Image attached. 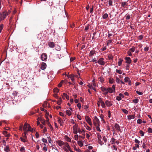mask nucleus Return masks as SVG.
<instances>
[{
	"instance_id": "nucleus-1",
	"label": "nucleus",
	"mask_w": 152,
	"mask_h": 152,
	"mask_svg": "<svg viewBox=\"0 0 152 152\" xmlns=\"http://www.w3.org/2000/svg\"><path fill=\"white\" fill-rule=\"evenodd\" d=\"M93 122L94 125V126H98L100 125V121L96 116H94L93 117Z\"/></svg>"
},
{
	"instance_id": "nucleus-2",
	"label": "nucleus",
	"mask_w": 152,
	"mask_h": 152,
	"mask_svg": "<svg viewBox=\"0 0 152 152\" xmlns=\"http://www.w3.org/2000/svg\"><path fill=\"white\" fill-rule=\"evenodd\" d=\"M114 127L115 129H113V131L114 132H115V131H117V132H119V131L121 132V130L120 129V126L118 124L116 123L115 124Z\"/></svg>"
},
{
	"instance_id": "nucleus-3",
	"label": "nucleus",
	"mask_w": 152,
	"mask_h": 152,
	"mask_svg": "<svg viewBox=\"0 0 152 152\" xmlns=\"http://www.w3.org/2000/svg\"><path fill=\"white\" fill-rule=\"evenodd\" d=\"M85 119L86 121L90 126H92L93 124L92 123L91 120L90 118L88 116H86Z\"/></svg>"
},
{
	"instance_id": "nucleus-4",
	"label": "nucleus",
	"mask_w": 152,
	"mask_h": 152,
	"mask_svg": "<svg viewBox=\"0 0 152 152\" xmlns=\"http://www.w3.org/2000/svg\"><path fill=\"white\" fill-rule=\"evenodd\" d=\"M78 125L77 124H75L73 126V131L74 134H77V129H78Z\"/></svg>"
},
{
	"instance_id": "nucleus-5",
	"label": "nucleus",
	"mask_w": 152,
	"mask_h": 152,
	"mask_svg": "<svg viewBox=\"0 0 152 152\" xmlns=\"http://www.w3.org/2000/svg\"><path fill=\"white\" fill-rule=\"evenodd\" d=\"M97 63L99 64L102 65H104L105 64V62L104 61V59L102 58L99 59L97 61Z\"/></svg>"
},
{
	"instance_id": "nucleus-6",
	"label": "nucleus",
	"mask_w": 152,
	"mask_h": 152,
	"mask_svg": "<svg viewBox=\"0 0 152 152\" xmlns=\"http://www.w3.org/2000/svg\"><path fill=\"white\" fill-rule=\"evenodd\" d=\"M102 91L103 92V94L104 95H106L108 94L107 88L104 87H102L101 88Z\"/></svg>"
},
{
	"instance_id": "nucleus-7",
	"label": "nucleus",
	"mask_w": 152,
	"mask_h": 152,
	"mask_svg": "<svg viewBox=\"0 0 152 152\" xmlns=\"http://www.w3.org/2000/svg\"><path fill=\"white\" fill-rule=\"evenodd\" d=\"M27 125H28V124H26V123H25L24 125L23 128V129L24 132V134L25 136H26V134H27V131L28 129Z\"/></svg>"
},
{
	"instance_id": "nucleus-8",
	"label": "nucleus",
	"mask_w": 152,
	"mask_h": 152,
	"mask_svg": "<svg viewBox=\"0 0 152 152\" xmlns=\"http://www.w3.org/2000/svg\"><path fill=\"white\" fill-rule=\"evenodd\" d=\"M41 59L42 61H45L47 58V55L45 53H43L41 55Z\"/></svg>"
},
{
	"instance_id": "nucleus-9",
	"label": "nucleus",
	"mask_w": 152,
	"mask_h": 152,
	"mask_svg": "<svg viewBox=\"0 0 152 152\" xmlns=\"http://www.w3.org/2000/svg\"><path fill=\"white\" fill-rule=\"evenodd\" d=\"M79 134H82L83 132L85 133L86 132V130L83 127L80 129V128L78 127L77 129V132Z\"/></svg>"
},
{
	"instance_id": "nucleus-10",
	"label": "nucleus",
	"mask_w": 152,
	"mask_h": 152,
	"mask_svg": "<svg viewBox=\"0 0 152 152\" xmlns=\"http://www.w3.org/2000/svg\"><path fill=\"white\" fill-rule=\"evenodd\" d=\"M47 67V65L45 63L42 62L40 64V68L42 70L45 69Z\"/></svg>"
},
{
	"instance_id": "nucleus-11",
	"label": "nucleus",
	"mask_w": 152,
	"mask_h": 152,
	"mask_svg": "<svg viewBox=\"0 0 152 152\" xmlns=\"http://www.w3.org/2000/svg\"><path fill=\"white\" fill-rule=\"evenodd\" d=\"M48 45L51 48H53L55 46V43L53 42H49L48 43Z\"/></svg>"
},
{
	"instance_id": "nucleus-12",
	"label": "nucleus",
	"mask_w": 152,
	"mask_h": 152,
	"mask_svg": "<svg viewBox=\"0 0 152 152\" xmlns=\"http://www.w3.org/2000/svg\"><path fill=\"white\" fill-rule=\"evenodd\" d=\"M96 51H95V50H91L89 54V57H92L94 56V55L96 54Z\"/></svg>"
},
{
	"instance_id": "nucleus-13",
	"label": "nucleus",
	"mask_w": 152,
	"mask_h": 152,
	"mask_svg": "<svg viewBox=\"0 0 152 152\" xmlns=\"http://www.w3.org/2000/svg\"><path fill=\"white\" fill-rule=\"evenodd\" d=\"M62 98L64 99L66 98L67 99L69 100V96L65 93H63L62 95Z\"/></svg>"
},
{
	"instance_id": "nucleus-14",
	"label": "nucleus",
	"mask_w": 152,
	"mask_h": 152,
	"mask_svg": "<svg viewBox=\"0 0 152 152\" xmlns=\"http://www.w3.org/2000/svg\"><path fill=\"white\" fill-rule=\"evenodd\" d=\"M125 60L126 61V63L129 64H130L132 62V60L129 57H125Z\"/></svg>"
},
{
	"instance_id": "nucleus-15",
	"label": "nucleus",
	"mask_w": 152,
	"mask_h": 152,
	"mask_svg": "<svg viewBox=\"0 0 152 152\" xmlns=\"http://www.w3.org/2000/svg\"><path fill=\"white\" fill-rule=\"evenodd\" d=\"M105 104L107 107H110L112 105L111 102L108 100H106Z\"/></svg>"
},
{
	"instance_id": "nucleus-16",
	"label": "nucleus",
	"mask_w": 152,
	"mask_h": 152,
	"mask_svg": "<svg viewBox=\"0 0 152 152\" xmlns=\"http://www.w3.org/2000/svg\"><path fill=\"white\" fill-rule=\"evenodd\" d=\"M58 121L60 124L61 126H62L63 124V120L60 118H58Z\"/></svg>"
},
{
	"instance_id": "nucleus-17",
	"label": "nucleus",
	"mask_w": 152,
	"mask_h": 152,
	"mask_svg": "<svg viewBox=\"0 0 152 152\" xmlns=\"http://www.w3.org/2000/svg\"><path fill=\"white\" fill-rule=\"evenodd\" d=\"M27 126L28 129L27 131V134L29 132H32L33 130V129L31 128V126L29 124H28V125H27Z\"/></svg>"
},
{
	"instance_id": "nucleus-18",
	"label": "nucleus",
	"mask_w": 152,
	"mask_h": 152,
	"mask_svg": "<svg viewBox=\"0 0 152 152\" xmlns=\"http://www.w3.org/2000/svg\"><path fill=\"white\" fill-rule=\"evenodd\" d=\"M23 137H20L21 140L22 142H26V136L24 135V134H23Z\"/></svg>"
},
{
	"instance_id": "nucleus-19",
	"label": "nucleus",
	"mask_w": 152,
	"mask_h": 152,
	"mask_svg": "<svg viewBox=\"0 0 152 152\" xmlns=\"http://www.w3.org/2000/svg\"><path fill=\"white\" fill-rule=\"evenodd\" d=\"M97 136H98L99 142H103V141L102 140V138L101 137V135H100L98 134Z\"/></svg>"
},
{
	"instance_id": "nucleus-20",
	"label": "nucleus",
	"mask_w": 152,
	"mask_h": 152,
	"mask_svg": "<svg viewBox=\"0 0 152 152\" xmlns=\"http://www.w3.org/2000/svg\"><path fill=\"white\" fill-rule=\"evenodd\" d=\"M72 112L69 110H67L66 111V115L70 116L72 115Z\"/></svg>"
},
{
	"instance_id": "nucleus-21",
	"label": "nucleus",
	"mask_w": 152,
	"mask_h": 152,
	"mask_svg": "<svg viewBox=\"0 0 152 152\" xmlns=\"http://www.w3.org/2000/svg\"><path fill=\"white\" fill-rule=\"evenodd\" d=\"M108 93H112L114 91L113 89L111 87H108L107 88Z\"/></svg>"
},
{
	"instance_id": "nucleus-22",
	"label": "nucleus",
	"mask_w": 152,
	"mask_h": 152,
	"mask_svg": "<svg viewBox=\"0 0 152 152\" xmlns=\"http://www.w3.org/2000/svg\"><path fill=\"white\" fill-rule=\"evenodd\" d=\"M128 5L127 2H122L121 3V6L122 7H124Z\"/></svg>"
},
{
	"instance_id": "nucleus-23",
	"label": "nucleus",
	"mask_w": 152,
	"mask_h": 152,
	"mask_svg": "<svg viewBox=\"0 0 152 152\" xmlns=\"http://www.w3.org/2000/svg\"><path fill=\"white\" fill-rule=\"evenodd\" d=\"M68 77L70 78L73 82L74 80V78L73 75H71L68 76Z\"/></svg>"
},
{
	"instance_id": "nucleus-24",
	"label": "nucleus",
	"mask_w": 152,
	"mask_h": 152,
	"mask_svg": "<svg viewBox=\"0 0 152 152\" xmlns=\"http://www.w3.org/2000/svg\"><path fill=\"white\" fill-rule=\"evenodd\" d=\"M114 82V79L112 77H110L109 80V82L110 84H112Z\"/></svg>"
},
{
	"instance_id": "nucleus-25",
	"label": "nucleus",
	"mask_w": 152,
	"mask_h": 152,
	"mask_svg": "<svg viewBox=\"0 0 152 152\" xmlns=\"http://www.w3.org/2000/svg\"><path fill=\"white\" fill-rule=\"evenodd\" d=\"M65 140L66 141L68 142H71V139L67 136H65L64 137Z\"/></svg>"
},
{
	"instance_id": "nucleus-26",
	"label": "nucleus",
	"mask_w": 152,
	"mask_h": 152,
	"mask_svg": "<svg viewBox=\"0 0 152 152\" xmlns=\"http://www.w3.org/2000/svg\"><path fill=\"white\" fill-rule=\"evenodd\" d=\"M4 150L7 152H8L10 151L9 147L8 145L6 146L4 148Z\"/></svg>"
},
{
	"instance_id": "nucleus-27",
	"label": "nucleus",
	"mask_w": 152,
	"mask_h": 152,
	"mask_svg": "<svg viewBox=\"0 0 152 152\" xmlns=\"http://www.w3.org/2000/svg\"><path fill=\"white\" fill-rule=\"evenodd\" d=\"M134 118L135 116L134 115H131L128 116V119L129 120L134 119Z\"/></svg>"
},
{
	"instance_id": "nucleus-28",
	"label": "nucleus",
	"mask_w": 152,
	"mask_h": 152,
	"mask_svg": "<svg viewBox=\"0 0 152 152\" xmlns=\"http://www.w3.org/2000/svg\"><path fill=\"white\" fill-rule=\"evenodd\" d=\"M123 61V59L121 58L119 59V61L118 62V66H120L121 65Z\"/></svg>"
},
{
	"instance_id": "nucleus-29",
	"label": "nucleus",
	"mask_w": 152,
	"mask_h": 152,
	"mask_svg": "<svg viewBox=\"0 0 152 152\" xmlns=\"http://www.w3.org/2000/svg\"><path fill=\"white\" fill-rule=\"evenodd\" d=\"M88 87L90 89H92L93 90H94L95 92H96V89L94 88L91 85H90V84L88 85Z\"/></svg>"
},
{
	"instance_id": "nucleus-30",
	"label": "nucleus",
	"mask_w": 152,
	"mask_h": 152,
	"mask_svg": "<svg viewBox=\"0 0 152 152\" xmlns=\"http://www.w3.org/2000/svg\"><path fill=\"white\" fill-rule=\"evenodd\" d=\"M62 101V99L61 98H59V100L57 102V104L59 105H60Z\"/></svg>"
},
{
	"instance_id": "nucleus-31",
	"label": "nucleus",
	"mask_w": 152,
	"mask_h": 152,
	"mask_svg": "<svg viewBox=\"0 0 152 152\" xmlns=\"http://www.w3.org/2000/svg\"><path fill=\"white\" fill-rule=\"evenodd\" d=\"M64 81L63 80H61L60 82L58 85V86L59 88L61 87L62 85V84L64 83Z\"/></svg>"
},
{
	"instance_id": "nucleus-32",
	"label": "nucleus",
	"mask_w": 152,
	"mask_h": 152,
	"mask_svg": "<svg viewBox=\"0 0 152 152\" xmlns=\"http://www.w3.org/2000/svg\"><path fill=\"white\" fill-rule=\"evenodd\" d=\"M124 81L126 83L128 82L129 80H130V78L128 77H125L124 79Z\"/></svg>"
},
{
	"instance_id": "nucleus-33",
	"label": "nucleus",
	"mask_w": 152,
	"mask_h": 152,
	"mask_svg": "<svg viewBox=\"0 0 152 152\" xmlns=\"http://www.w3.org/2000/svg\"><path fill=\"white\" fill-rule=\"evenodd\" d=\"M135 50V48L134 46H132V48L129 49V51L131 52H133Z\"/></svg>"
},
{
	"instance_id": "nucleus-34",
	"label": "nucleus",
	"mask_w": 152,
	"mask_h": 152,
	"mask_svg": "<svg viewBox=\"0 0 152 152\" xmlns=\"http://www.w3.org/2000/svg\"><path fill=\"white\" fill-rule=\"evenodd\" d=\"M4 28V25L3 24H1L0 25V33H1L3 29Z\"/></svg>"
},
{
	"instance_id": "nucleus-35",
	"label": "nucleus",
	"mask_w": 152,
	"mask_h": 152,
	"mask_svg": "<svg viewBox=\"0 0 152 152\" xmlns=\"http://www.w3.org/2000/svg\"><path fill=\"white\" fill-rule=\"evenodd\" d=\"M53 91L54 92L57 93L59 91V89L56 87L53 89Z\"/></svg>"
},
{
	"instance_id": "nucleus-36",
	"label": "nucleus",
	"mask_w": 152,
	"mask_h": 152,
	"mask_svg": "<svg viewBox=\"0 0 152 152\" xmlns=\"http://www.w3.org/2000/svg\"><path fill=\"white\" fill-rule=\"evenodd\" d=\"M108 17V15L106 13L104 14L102 16V18L104 19H106Z\"/></svg>"
},
{
	"instance_id": "nucleus-37",
	"label": "nucleus",
	"mask_w": 152,
	"mask_h": 152,
	"mask_svg": "<svg viewBox=\"0 0 152 152\" xmlns=\"http://www.w3.org/2000/svg\"><path fill=\"white\" fill-rule=\"evenodd\" d=\"M96 127V129L99 132H100L101 131V130L100 129V128H99V126H100V125H98V126H95Z\"/></svg>"
},
{
	"instance_id": "nucleus-38",
	"label": "nucleus",
	"mask_w": 152,
	"mask_h": 152,
	"mask_svg": "<svg viewBox=\"0 0 152 152\" xmlns=\"http://www.w3.org/2000/svg\"><path fill=\"white\" fill-rule=\"evenodd\" d=\"M133 102L134 103H137L139 102V100L137 98L134 99L133 100Z\"/></svg>"
},
{
	"instance_id": "nucleus-39",
	"label": "nucleus",
	"mask_w": 152,
	"mask_h": 152,
	"mask_svg": "<svg viewBox=\"0 0 152 152\" xmlns=\"http://www.w3.org/2000/svg\"><path fill=\"white\" fill-rule=\"evenodd\" d=\"M115 71L117 73L120 74H121L122 73V72L121 70H118V69H116L115 70Z\"/></svg>"
},
{
	"instance_id": "nucleus-40",
	"label": "nucleus",
	"mask_w": 152,
	"mask_h": 152,
	"mask_svg": "<svg viewBox=\"0 0 152 152\" xmlns=\"http://www.w3.org/2000/svg\"><path fill=\"white\" fill-rule=\"evenodd\" d=\"M139 147V146L138 144H136L135 145V146L133 147V149L134 150H136L137 148H138Z\"/></svg>"
},
{
	"instance_id": "nucleus-41",
	"label": "nucleus",
	"mask_w": 152,
	"mask_h": 152,
	"mask_svg": "<svg viewBox=\"0 0 152 152\" xmlns=\"http://www.w3.org/2000/svg\"><path fill=\"white\" fill-rule=\"evenodd\" d=\"M122 111L125 114H128V111L126 109H122Z\"/></svg>"
},
{
	"instance_id": "nucleus-42",
	"label": "nucleus",
	"mask_w": 152,
	"mask_h": 152,
	"mask_svg": "<svg viewBox=\"0 0 152 152\" xmlns=\"http://www.w3.org/2000/svg\"><path fill=\"white\" fill-rule=\"evenodd\" d=\"M139 133L141 135V136H144V133L142 131L140 130L139 131Z\"/></svg>"
},
{
	"instance_id": "nucleus-43",
	"label": "nucleus",
	"mask_w": 152,
	"mask_h": 152,
	"mask_svg": "<svg viewBox=\"0 0 152 152\" xmlns=\"http://www.w3.org/2000/svg\"><path fill=\"white\" fill-rule=\"evenodd\" d=\"M121 80L118 78V77H116V81L117 83H119L121 82Z\"/></svg>"
},
{
	"instance_id": "nucleus-44",
	"label": "nucleus",
	"mask_w": 152,
	"mask_h": 152,
	"mask_svg": "<svg viewBox=\"0 0 152 152\" xmlns=\"http://www.w3.org/2000/svg\"><path fill=\"white\" fill-rule=\"evenodd\" d=\"M100 117L101 118V119L102 120V121H103L104 122V123H105V121L103 119V118H104V115H103L102 114V115H100Z\"/></svg>"
},
{
	"instance_id": "nucleus-45",
	"label": "nucleus",
	"mask_w": 152,
	"mask_h": 152,
	"mask_svg": "<svg viewBox=\"0 0 152 152\" xmlns=\"http://www.w3.org/2000/svg\"><path fill=\"white\" fill-rule=\"evenodd\" d=\"M148 132L149 133H152V128L150 127H149L148 129Z\"/></svg>"
},
{
	"instance_id": "nucleus-46",
	"label": "nucleus",
	"mask_w": 152,
	"mask_h": 152,
	"mask_svg": "<svg viewBox=\"0 0 152 152\" xmlns=\"http://www.w3.org/2000/svg\"><path fill=\"white\" fill-rule=\"evenodd\" d=\"M137 122L138 124H140L142 122V121L140 119H138L137 121Z\"/></svg>"
},
{
	"instance_id": "nucleus-47",
	"label": "nucleus",
	"mask_w": 152,
	"mask_h": 152,
	"mask_svg": "<svg viewBox=\"0 0 152 152\" xmlns=\"http://www.w3.org/2000/svg\"><path fill=\"white\" fill-rule=\"evenodd\" d=\"M100 104L102 107L105 108V104L104 102H101Z\"/></svg>"
},
{
	"instance_id": "nucleus-48",
	"label": "nucleus",
	"mask_w": 152,
	"mask_h": 152,
	"mask_svg": "<svg viewBox=\"0 0 152 152\" xmlns=\"http://www.w3.org/2000/svg\"><path fill=\"white\" fill-rule=\"evenodd\" d=\"M113 41L112 39H110L108 40L107 42V45H108L109 44L111 43Z\"/></svg>"
},
{
	"instance_id": "nucleus-49",
	"label": "nucleus",
	"mask_w": 152,
	"mask_h": 152,
	"mask_svg": "<svg viewBox=\"0 0 152 152\" xmlns=\"http://www.w3.org/2000/svg\"><path fill=\"white\" fill-rule=\"evenodd\" d=\"M126 20H129V19L130 18V16L129 15H126Z\"/></svg>"
},
{
	"instance_id": "nucleus-50",
	"label": "nucleus",
	"mask_w": 152,
	"mask_h": 152,
	"mask_svg": "<svg viewBox=\"0 0 152 152\" xmlns=\"http://www.w3.org/2000/svg\"><path fill=\"white\" fill-rule=\"evenodd\" d=\"M108 4L109 6H112L113 5V1L112 0H109L108 1Z\"/></svg>"
},
{
	"instance_id": "nucleus-51",
	"label": "nucleus",
	"mask_w": 152,
	"mask_h": 152,
	"mask_svg": "<svg viewBox=\"0 0 152 152\" xmlns=\"http://www.w3.org/2000/svg\"><path fill=\"white\" fill-rule=\"evenodd\" d=\"M72 146H73L74 149L76 150L77 151H79L80 150L79 149L76 148V147L75 145H73Z\"/></svg>"
},
{
	"instance_id": "nucleus-52",
	"label": "nucleus",
	"mask_w": 152,
	"mask_h": 152,
	"mask_svg": "<svg viewBox=\"0 0 152 152\" xmlns=\"http://www.w3.org/2000/svg\"><path fill=\"white\" fill-rule=\"evenodd\" d=\"M113 56L111 55H108V58L109 59H113Z\"/></svg>"
},
{
	"instance_id": "nucleus-53",
	"label": "nucleus",
	"mask_w": 152,
	"mask_h": 152,
	"mask_svg": "<svg viewBox=\"0 0 152 152\" xmlns=\"http://www.w3.org/2000/svg\"><path fill=\"white\" fill-rule=\"evenodd\" d=\"M77 106L78 107L79 109L80 110L81 107V105L80 103H78L77 104Z\"/></svg>"
},
{
	"instance_id": "nucleus-54",
	"label": "nucleus",
	"mask_w": 152,
	"mask_h": 152,
	"mask_svg": "<svg viewBox=\"0 0 152 152\" xmlns=\"http://www.w3.org/2000/svg\"><path fill=\"white\" fill-rule=\"evenodd\" d=\"M144 50L145 51H148L149 50V47H146L144 48Z\"/></svg>"
},
{
	"instance_id": "nucleus-55",
	"label": "nucleus",
	"mask_w": 152,
	"mask_h": 152,
	"mask_svg": "<svg viewBox=\"0 0 152 152\" xmlns=\"http://www.w3.org/2000/svg\"><path fill=\"white\" fill-rule=\"evenodd\" d=\"M77 118L79 120H81L82 119V118L81 116L78 114L77 115Z\"/></svg>"
},
{
	"instance_id": "nucleus-56",
	"label": "nucleus",
	"mask_w": 152,
	"mask_h": 152,
	"mask_svg": "<svg viewBox=\"0 0 152 152\" xmlns=\"http://www.w3.org/2000/svg\"><path fill=\"white\" fill-rule=\"evenodd\" d=\"M103 102V101H102V99L101 98H99V99L98 100V103H100L101 102Z\"/></svg>"
},
{
	"instance_id": "nucleus-57",
	"label": "nucleus",
	"mask_w": 152,
	"mask_h": 152,
	"mask_svg": "<svg viewBox=\"0 0 152 152\" xmlns=\"http://www.w3.org/2000/svg\"><path fill=\"white\" fill-rule=\"evenodd\" d=\"M91 61L93 62H95V63H97V60H96L95 58H93L92 60Z\"/></svg>"
},
{
	"instance_id": "nucleus-58",
	"label": "nucleus",
	"mask_w": 152,
	"mask_h": 152,
	"mask_svg": "<svg viewBox=\"0 0 152 152\" xmlns=\"http://www.w3.org/2000/svg\"><path fill=\"white\" fill-rule=\"evenodd\" d=\"M115 85H112L111 88L113 89V90L114 91V92H115Z\"/></svg>"
},
{
	"instance_id": "nucleus-59",
	"label": "nucleus",
	"mask_w": 152,
	"mask_h": 152,
	"mask_svg": "<svg viewBox=\"0 0 152 152\" xmlns=\"http://www.w3.org/2000/svg\"><path fill=\"white\" fill-rule=\"evenodd\" d=\"M20 151L22 152H24L25 151V148L24 147H22L20 150Z\"/></svg>"
},
{
	"instance_id": "nucleus-60",
	"label": "nucleus",
	"mask_w": 152,
	"mask_h": 152,
	"mask_svg": "<svg viewBox=\"0 0 152 152\" xmlns=\"http://www.w3.org/2000/svg\"><path fill=\"white\" fill-rule=\"evenodd\" d=\"M89 25H88L87 26H86L85 27V30L86 31H87L89 29Z\"/></svg>"
},
{
	"instance_id": "nucleus-61",
	"label": "nucleus",
	"mask_w": 152,
	"mask_h": 152,
	"mask_svg": "<svg viewBox=\"0 0 152 152\" xmlns=\"http://www.w3.org/2000/svg\"><path fill=\"white\" fill-rule=\"evenodd\" d=\"M102 140L103 141V142L104 141L105 142H107V139H106V138L105 137H104L102 138Z\"/></svg>"
},
{
	"instance_id": "nucleus-62",
	"label": "nucleus",
	"mask_w": 152,
	"mask_h": 152,
	"mask_svg": "<svg viewBox=\"0 0 152 152\" xmlns=\"http://www.w3.org/2000/svg\"><path fill=\"white\" fill-rule=\"evenodd\" d=\"M116 99L117 100L119 101L121 99V97L118 96L116 97Z\"/></svg>"
},
{
	"instance_id": "nucleus-63",
	"label": "nucleus",
	"mask_w": 152,
	"mask_h": 152,
	"mask_svg": "<svg viewBox=\"0 0 152 152\" xmlns=\"http://www.w3.org/2000/svg\"><path fill=\"white\" fill-rule=\"evenodd\" d=\"M136 93L137 94L140 95H142L143 94V93L142 92H140L138 91H136Z\"/></svg>"
},
{
	"instance_id": "nucleus-64",
	"label": "nucleus",
	"mask_w": 152,
	"mask_h": 152,
	"mask_svg": "<svg viewBox=\"0 0 152 152\" xmlns=\"http://www.w3.org/2000/svg\"><path fill=\"white\" fill-rule=\"evenodd\" d=\"M127 53L128 55L129 56H131L132 55V54L131 53V52L129 51H128L127 52Z\"/></svg>"
}]
</instances>
